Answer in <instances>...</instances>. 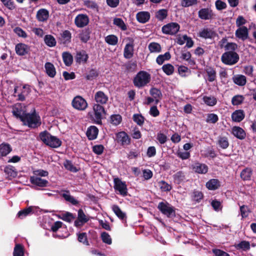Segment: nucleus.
<instances>
[{"label": "nucleus", "instance_id": "nucleus-12", "mask_svg": "<svg viewBox=\"0 0 256 256\" xmlns=\"http://www.w3.org/2000/svg\"><path fill=\"white\" fill-rule=\"evenodd\" d=\"M199 18L203 20H210L214 18L215 15L212 9L209 8H202L198 12Z\"/></svg>", "mask_w": 256, "mask_h": 256}, {"label": "nucleus", "instance_id": "nucleus-35", "mask_svg": "<svg viewBox=\"0 0 256 256\" xmlns=\"http://www.w3.org/2000/svg\"><path fill=\"white\" fill-rule=\"evenodd\" d=\"M12 150V148L8 144L2 143L0 144V155L2 156L8 155Z\"/></svg>", "mask_w": 256, "mask_h": 256}, {"label": "nucleus", "instance_id": "nucleus-43", "mask_svg": "<svg viewBox=\"0 0 256 256\" xmlns=\"http://www.w3.org/2000/svg\"><path fill=\"white\" fill-rule=\"evenodd\" d=\"M233 81L239 86H244L246 84V78L244 75H238L233 78Z\"/></svg>", "mask_w": 256, "mask_h": 256}, {"label": "nucleus", "instance_id": "nucleus-23", "mask_svg": "<svg viewBox=\"0 0 256 256\" xmlns=\"http://www.w3.org/2000/svg\"><path fill=\"white\" fill-rule=\"evenodd\" d=\"M88 58V56L86 54V52L84 50H82L79 52H77L76 56H75V60L76 62L80 64L86 63Z\"/></svg>", "mask_w": 256, "mask_h": 256}, {"label": "nucleus", "instance_id": "nucleus-19", "mask_svg": "<svg viewBox=\"0 0 256 256\" xmlns=\"http://www.w3.org/2000/svg\"><path fill=\"white\" fill-rule=\"evenodd\" d=\"M192 169L196 173L205 174L208 172V168L204 164L197 162L192 166Z\"/></svg>", "mask_w": 256, "mask_h": 256}, {"label": "nucleus", "instance_id": "nucleus-31", "mask_svg": "<svg viewBox=\"0 0 256 256\" xmlns=\"http://www.w3.org/2000/svg\"><path fill=\"white\" fill-rule=\"evenodd\" d=\"M46 72L50 78H54L56 74V68L52 64L47 62L44 64Z\"/></svg>", "mask_w": 256, "mask_h": 256}, {"label": "nucleus", "instance_id": "nucleus-16", "mask_svg": "<svg viewBox=\"0 0 256 256\" xmlns=\"http://www.w3.org/2000/svg\"><path fill=\"white\" fill-rule=\"evenodd\" d=\"M94 99L96 102V104H99L102 106L108 102V97L102 91L100 90L96 92L95 94Z\"/></svg>", "mask_w": 256, "mask_h": 256}, {"label": "nucleus", "instance_id": "nucleus-47", "mask_svg": "<svg viewBox=\"0 0 256 256\" xmlns=\"http://www.w3.org/2000/svg\"><path fill=\"white\" fill-rule=\"evenodd\" d=\"M148 48L150 52H160L161 51L160 45L155 42H150L148 46Z\"/></svg>", "mask_w": 256, "mask_h": 256}, {"label": "nucleus", "instance_id": "nucleus-54", "mask_svg": "<svg viewBox=\"0 0 256 256\" xmlns=\"http://www.w3.org/2000/svg\"><path fill=\"white\" fill-rule=\"evenodd\" d=\"M162 70L166 75L170 76L174 73V68L172 64H167L163 65L162 66Z\"/></svg>", "mask_w": 256, "mask_h": 256}, {"label": "nucleus", "instance_id": "nucleus-5", "mask_svg": "<svg viewBox=\"0 0 256 256\" xmlns=\"http://www.w3.org/2000/svg\"><path fill=\"white\" fill-rule=\"evenodd\" d=\"M92 109L93 114L88 112L90 120L96 124H102L103 116L106 114L104 106L99 104H94Z\"/></svg>", "mask_w": 256, "mask_h": 256}, {"label": "nucleus", "instance_id": "nucleus-41", "mask_svg": "<svg viewBox=\"0 0 256 256\" xmlns=\"http://www.w3.org/2000/svg\"><path fill=\"white\" fill-rule=\"evenodd\" d=\"M90 31L89 28L83 30L80 34L79 38L81 41L86 43L90 40Z\"/></svg>", "mask_w": 256, "mask_h": 256}, {"label": "nucleus", "instance_id": "nucleus-2", "mask_svg": "<svg viewBox=\"0 0 256 256\" xmlns=\"http://www.w3.org/2000/svg\"><path fill=\"white\" fill-rule=\"evenodd\" d=\"M22 122L24 126L33 129L38 128L42 124L40 117L35 110L32 113L26 112L24 116L22 118Z\"/></svg>", "mask_w": 256, "mask_h": 256}, {"label": "nucleus", "instance_id": "nucleus-42", "mask_svg": "<svg viewBox=\"0 0 256 256\" xmlns=\"http://www.w3.org/2000/svg\"><path fill=\"white\" fill-rule=\"evenodd\" d=\"M112 210L116 216L120 220H123L126 218V214L116 204L112 206Z\"/></svg>", "mask_w": 256, "mask_h": 256}, {"label": "nucleus", "instance_id": "nucleus-59", "mask_svg": "<svg viewBox=\"0 0 256 256\" xmlns=\"http://www.w3.org/2000/svg\"><path fill=\"white\" fill-rule=\"evenodd\" d=\"M122 121V117L119 114H113L110 116V122L114 125H118Z\"/></svg>", "mask_w": 256, "mask_h": 256}, {"label": "nucleus", "instance_id": "nucleus-9", "mask_svg": "<svg viewBox=\"0 0 256 256\" xmlns=\"http://www.w3.org/2000/svg\"><path fill=\"white\" fill-rule=\"evenodd\" d=\"M72 106L79 110H84L88 107L86 101L80 96H76L72 102Z\"/></svg>", "mask_w": 256, "mask_h": 256}, {"label": "nucleus", "instance_id": "nucleus-64", "mask_svg": "<svg viewBox=\"0 0 256 256\" xmlns=\"http://www.w3.org/2000/svg\"><path fill=\"white\" fill-rule=\"evenodd\" d=\"M240 212L242 218L248 217V214L250 212L248 207L246 205H242L240 206Z\"/></svg>", "mask_w": 256, "mask_h": 256}, {"label": "nucleus", "instance_id": "nucleus-57", "mask_svg": "<svg viewBox=\"0 0 256 256\" xmlns=\"http://www.w3.org/2000/svg\"><path fill=\"white\" fill-rule=\"evenodd\" d=\"M98 76V72L95 68L90 69L86 74V78L87 80H92Z\"/></svg>", "mask_w": 256, "mask_h": 256}, {"label": "nucleus", "instance_id": "nucleus-24", "mask_svg": "<svg viewBox=\"0 0 256 256\" xmlns=\"http://www.w3.org/2000/svg\"><path fill=\"white\" fill-rule=\"evenodd\" d=\"M72 34L68 30H65L60 34L59 40L60 43L64 44H66L71 42Z\"/></svg>", "mask_w": 256, "mask_h": 256}, {"label": "nucleus", "instance_id": "nucleus-50", "mask_svg": "<svg viewBox=\"0 0 256 256\" xmlns=\"http://www.w3.org/2000/svg\"><path fill=\"white\" fill-rule=\"evenodd\" d=\"M158 184L162 192H170L172 189V186L164 180L160 181Z\"/></svg>", "mask_w": 256, "mask_h": 256}, {"label": "nucleus", "instance_id": "nucleus-61", "mask_svg": "<svg viewBox=\"0 0 256 256\" xmlns=\"http://www.w3.org/2000/svg\"><path fill=\"white\" fill-rule=\"evenodd\" d=\"M218 120V117L217 114L210 113L207 114L206 122L208 123L216 124Z\"/></svg>", "mask_w": 256, "mask_h": 256}, {"label": "nucleus", "instance_id": "nucleus-28", "mask_svg": "<svg viewBox=\"0 0 256 256\" xmlns=\"http://www.w3.org/2000/svg\"><path fill=\"white\" fill-rule=\"evenodd\" d=\"M136 18L138 22L144 24L149 20L150 14L148 12H140L136 14Z\"/></svg>", "mask_w": 256, "mask_h": 256}, {"label": "nucleus", "instance_id": "nucleus-37", "mask_svg": "<svg viewBox=\"0 0 256 256\" xmlns=\"http://www.w3.org/2000/svg\"><path fill=\"white\" fill-rule=\"evenodd\" d=\"M33 213V207L30 206L26 208L19 211L17 214V216L20 219L26 218L29 214Z\"/></svg>", "mask_w": 256, "mask_h": 256}, {"label": "nucleus", "instance_id": "nucleus-14", "mask_svg": "<svg viewBox=\"0 0 256 256\" xmlns=\"http://www.w3.org/2000/svg\"><path fill=\"white\" fill-rule=\"evenodd\" d=\"M89 22V18L86 14H79L74 19V24L78 28H83Z\"/></svg>", "mask_w": 256, "mask_h": 256}, {"label": "nucleus", "instance_id": "nucleus-26", "mask_svg": "<svg viewBox=\"0 0 256 256\" xmlns=\"http://www.w3.org/2000/svg\"><path fill=\"white\" fill-rule=\"evenodd\" d=\"M36 18L40 22H45L49 17V12L45 8L39 10L36 13Z\"/></svg>", "mask_w": 256, "mask_h": 256}, {"label": "nucleus", "instance_id": "nucleus-8", "mask_svg": "<svg viewBox=\"0 0 256 256\" xmlns=\"http://www.w3.org/2000/svg\"><path fill=\"white\" fill-rule=\"evenodd\" d=\"M180 26L176 22H170L164 25L162 28V32L166 34L174 35L180 30Z\"/></svg>", "mask_w": 256, "mask_h": 256}, {"label": "nucleus", "instance_id": "nucleus-49", "mask_svg": "<svg viewBox=\"0 0 256 256\" xmlns=\"http://www.w3.org/2000/svg\"><path fill=\"white\" fill-rule=\"evenodd\" d=\"M244 100L243 96L237 94L234 96L232 98V104L233 106H238L241 104Z\"/></svg>", "mask_w": 256, "mask_h": 256}, {"label": "nucleus", "instance_id": "nucleus-29", "mask_svg": "<svg viewBox=\"0 0 256 256\" xmlns=\"http://www.w3.org/2000/svg\"><path fill=\"white\" fill-rule=\"evenodd\" d=\"M66 193L61 194V196L66 201L74 206H77L79 204V202L76 200L74 198L71 196L70 194V191L68 190H64Z\"/></svg>", "mask_w": 256, "mask_h": 256}, {"label": "nucleus", "instance_id": "nucleus-40", "mask_svg": "<svg viewBox=\"0 0 256 256\" xmlns=\"http://www.w3.org/2000/svg\"><path fill=\"white\" fill-rule=\"evenodd\" d=\"M219 146L222 149H226L229 146L228 138L226 136H220L217 142Z\"/></svg>", "mask_w": 256, "mask_h": 256}, {"label": "nucleus", "instance_id": "nucleus-3", "mask_svg": "<svg viewBox=\"0 0 256 256\" xmlns=\"http://www.w3.org/2000/svg\"><path fill=\"white\" fill-rule=\"evenodd\" d=\"M40 140L46 145L53 148H57L62 145V141L56 136H53L47 130L40 132Z\"/></svg>", "mask_w": 256, "mask_h": 256}, {"label": "nucleus", "instance_id": "nucleus-44", "mask_svg": "<svg viewBox=\"0 0 256 256\" xmlns=\"http://www.w3.org/2000/svg\"><path fill=\"white\" fill-rule=\"evenodd\" d=\"M44 41L45 44L50 47L56 46V42L55 38L50 34H46L44 36Z\"/></svg>", "mask_w": 256, "mask_h": 256}, {"label": "nucleus", "instance_id": "nucleus-34", "mask_svg": "<svg viewBox=\"0 0 256 256\" xmlns=\"http://www.w3.org/2000/svg\"><path fill=\"white\" fill-rule=\"evenodd\" d=\"M234 246L237 250L243 251H247L250 248V242L246 240H242L238 244H234Z\"/></svg>", "mask_w": 256, "mask_h": 256}, {"label": "nucleus", "instance_id": "nucleus-36", "mask_svg": "<svg viewBox=\"0 0 256 256\" xmlns=\"http://www.w3.org/2000/svg\"><path fill=\"white\" fill-rule=\"evenodd\" d=\"M4 172L8 176L14 178L17 176V172L14 166L11 165L6 166L4 168Z\"/></svg>", "mask_w": 256, "mask_h": 256}, {"label": "nucleus", "instance_id": "nucleus-32", "mask_svg": "<svg viewBox=\"0 0 256 256\" xmlns=\"http://www.w3.org/2000/svg\"><path fill=\"white\" fill-rule=\"evenodd\" d=\"M174 182L176 184H180L186 178L185 173L182 171H178L173 175Z\"/></svg>", "mask_w": 256, "mask_h": 256}, {"label": "nucleus", "instance_id": "nucleus-21", "mask_svg": "<svg viewBox=\"0 0 256 256\" xmlns=\"http://www.w3.org/2000/svg\"><path fill=\"white\" fill-rule=\"evenodd\" d=\"M232 134L237 138L242 140L246 137L245 131L240 127L234 126L232 130Z\"/></svg>", "mask_w": 256, "mask_h": 256}, {"label": "nucleus", "instance_id": "nucleus-10", "mask_svg": "<svg viewBox=\"0 0 256 256\" xmlns=\"http://www.w3.org/2000/svg\"><path fill=\"white\" fill-rule=\"evenodd\" d=\"M129 43L126 44L124 50V56L126 59H130L134 56V40L132 38H128Z\"/></svg>", "mask_w": 256, "mask_h": 256}, {"label": "nucleus", "instance_id": "nucleus-46", "mask_svg": "<svg viewBox=\"0 0 256 256\" xmlns=\"http://www.w3.org/2000/svg\"><path fill=\"white\" fill-rule=\"evenodd\" d=\"M168 16V10L161 9L156 12V18L160 21H162L166 18Z\"/></svg>", "mask_w": 256, "mask_h": 256}, {"label": "nucleus", "instance_id": "nucleus-63", "mask_svg": "<svg viewBox=\"0 0 256 256\" xmlns=\"http://www.w3.org/2000/svg\"><path fill=\"white\" fill-rule=\"evenodd\" d=\"M114 24L123 30H125L127 28L126 25L122 18H115L114 20Z\"/></svg>", "mask_w": 256, "mask_h": 256}, {"label": "nucleus", "instance_id": "nucleus-4", "mask_svg": "<svg viewBox=\"0 0 256 256\" xmlns=\"http://www.w3.org/2000/svg\"><path fill=\"white\" fill-rule=\"evenodd\" d=\"M151 80L150 74L144 70L137 73L133 80L134 86L138 88H143L149 84Z\"/></svg>", "mask_w": 256, "mask_h": 256}, {"label": "nucleus", "instance_id": "nucleus-1", "mask_svg": "<svg viewBox=\"0 0 256 256\" xmlns=\"http://www.w3.org/2000/svg\"><path fill=\"white\" fill-rule=\"evenodd\" d=\"M238 46L234 42H228L224 46L225 52L221 56L222 62L228 66L236 64L240 60L239 54L236 52Z\"/></svg>", "mask_w": 256, "mask_h": 256}, {"label": "nucleus", "instance_id": "nucleus-27", "mask_svg": "<svg viewBox=\"0 0 256 256\" xmlns=\"http://www.w3.org/2000/svg\"><path fill=\"white\" fill-rule=\"evenodd\" d=\"M206 186L209 190H214L220 186V182L218 180L212 178L206 182Z\"/></svg>", "mask_w": 256, "mask_h": 256}, {"label": "nucleus", "instance_id": "nucleus-39", "mask_svg": "<svg viewBox=\"0 0 256 256\" xmlns=\"http://www.w3.org/2000/svg\"><path fill=\"white\" fill-rule=\"evenodd\" d=\"M24 246L22 244H16L14 249L13 256H24Z\"/></svg>", "mask_w": 256, "mask_h": 256}, {"label": "nucleus", "instance_id": "nucleus-20", "mask_svg": "<svg viewBox=\"0 0 256 256\" xmlns=\"http://www.w3.org/2000/svg\"><path fill=\"white\" fill-rule=\"evenodd\" d=\"M30 182L32 184L40 187H46L49 183L47 180L35 176H30Z\"/></svg>", "mask_w": 256, "mask_h": 256}, {"label": "nucleus", "instance_id": "nucleus-7", "mask_svg": "<svg viewBox=\"0 0 256 256\" xmlns=\"http://www.w3.org/2000/svg\"><path fill=\"white\" fill-rule=\"evenodd\" d=\"M114 188L116 191L118 192L124 196L128 195L127 186L125 182H122L120 178H114Z\"/></svg>", "mask_w": 256, "mask_h": 256}, {"label": "nucleus", "instance_id": "nucleus-25", "mask_svg": "<svg viewBox=\"0 0 256 256\" xmlns=\"http://www.w3.org/2000/svg\"><path fill=\"white\" fill-rule=\"evenodd\" d=\"M245 117L244 112L242 110H235L232 114V119L235 122H240Z\"/></svg>", "mask_w": 256, "mask_h": 256}, {"label": "nucleus", "instance_id": "nucleus-58", "mask_svg": "<svg viewBox=\"0 0 256 256\" xmlns=\"http://www.w3.org/2000/svg\"><path fill=\"white\" fill-rule=\"evenodd\" d=\"M192 200L196 202H200L204 198V194L202 192L194 190L192 193Z\"/></svg>", "mask_w": 256, "mask_h": 256}, {"label": "nucleus", "instance_id": "nucleus-18", "mask_svg": "<svg viewBox=\"0 0 256 256\" xmlns=\"http://www.w3.org/2000/svg\"><path fill=\"white\" fill-rule=\"evenodd\" d=\"M236 36L244 41L248 37V28L245 26L238 28L235 32Z\"/></svg>", "mask_w": 256, "mask_h": 256}, {"label": "nucleus", "instance_id": "nucleus-33", "mask_svg": "<svg viewBox=\"0 0 256 256\" xmlns=\"http://www.w3.org/2000/svg\"><path fill=\"white\" fill-rule=\"evenodd\" d=\"M252 174V170L250 168H246L240 172V178L244 181L250 180Z\"/></svg>", "mask_w": 256, "mask_h": 256}, {"label": "nucleus", "instance_id": "nucleus-48", "mask_svg": "<svg viewBox=\"0 0 256 256\" xmlns=\"http://www.w3.org/2000/svg\"><path fill=\"white\" fill-rule=\"evenodd\" d=\"M64 166L66 169L67 170L73 172H76L78 170L72 164L71 160H66L64 162Z\"/></svg>", "mask_w": 256, "mask_h": 256}, {"label": "nucleus", "instance_id": "nucleus-11", "mask_svg": "<svg viewBox=\"0 0 256 256\" xmlns=\"http://www.w3.org/2000/svg\"><path fill=\"white\" fill-rule=\"evenodd\" d=\"M89 220V218L84 214L83 210L80 208L78 212V218L74 221V225L76 227L79 228L82 226Z\"/></svg>", "mask_w": 256, "mask_h": 256}, {"label": "nucleus", "instance_id": "nucleus-53", "mask_svg": "<svg viewBox=\"0 0 256 256\" xmlns=\"http://www.w3.org/2000/svg\"><path fill=\"white\" fill-rule=\"evenodd\" d=\"M105 41L110 45L115 46L118 44V37L113 34L108 35L105 38Z\"/></svg>", "mask_w": 256, "mask_h": 256}, {"label": "nucleus", "instance_id": "nucleus-17", "mask_svg": "<svg viewBox=\"0 0 256 256\" xmlns=\"http://www.w3.org/2000/svg\"><path fill=\"white\" fill-rule=\"evenodd\" d=\"M216 35L215 32L208 28H204L198 34V36L204 39H212Z\"/></svg>", "mask_w": 256, "mask_h": 256}, {"label": "nucleus", "instance_id": "nucleus-62", "mask_svg": "<svg viewBox=\"0 0 256 256\" xmlns=\"http://www.w3.org/2000/svg\"><path fill=\"white\" fill-rule=\"evenodd\" d=\"M101 238L103 242L108 244H111L112 240L110 234L105 232H102Z\"/></svg>", "mask_w": 256, "mask_h": 256}, {"label": "nucleus", "instance_id": "nucleus-45", "mask_svg": "<svg viewBox=\"0 0 256 256\" xmlns=\"http://www.w3.org/2000/svg\"><path fill=\"white\" fill-rule=\"evenodd\" d=\"M171 58L170 53L168 52L164 54L159 55L156 59V63L159 65H162L165 60H169Z\"/></svg>", "mask_w": 256, "mask_h": 256}, {"label": "nucleus", "instance_id": "nucleus-13", "mask_svg": "<svg viewBox=\"0 0 256 256\" xmlns=\"http://www.w3.org/2000/svg\"><path fill=\"white\" fill-rule=\"evenodd\" d=\"M116 139L118 143L121 145H129L130 144V138L128 135L124 131H121L116 135Z\"/></svg>", "mask_w": 256, "mask_h": 256}, {"label": "nucleus", "instance_id": "nucleus-15", "mask_svg": "<svg viewBox=\"0 0 256 256\" xmlns=\"http://www.w3.org/2000/svg\"><path fill=\"white\" fill-rule=\"evenodd\" d=\"M16 53L20 56H24L30 54V48L24 43H18L15 46Z\"/></svg>", "mask_w": 256, "mask_h": 256}, {"label": "nucleus", "instance_id": "nucleus-55", "mask_svg": "<svg viewBox=\"0 0 256 256\" xmlns=\"http://www.w3.org/2000/svg\"><path fill=\"white\" fill-rule=\"evenodd\" d=\"M150 94L154 98H162V92L157 88H152L150 90Z\"/></svg>", "mask_w": 256, "mask_h": 256}, {"label": "nucleus", "instance_id": "nucleus-51", "mask_svg": "<svg viewBox=\"0 0 256 256\" xmlns=\"http://www.w3.org/2000/svg\"><path fill=\"white\" fill-rule=\"evenodd\" d=\"M132 120L138 125L142 126L144 124L145 118L141 114H136L133 115Z\"/></svg>", "mask_w": 256, "mask_h": 256}, {"label": "nucleus", "instance_id": "nucleus-30", "mask_svg": "<svg viewBox=\"0 0 256 256\" xmlns=\"http://www.w3.org/2000/svg\"><path fill=\"white\" fill-rule=\"evenodd\" d=\"M208 76V80L210 82H212L216 80V72L214 68L210 66H207L205 69Z\"/></svg>", "mask_w": 256, "mask_h": 256}, {"label": "nucleus", "instance_id": "nucleus-52", "mask_svg": "<svg viewBox=\"0 0 256 256\" xmlns=\"http://www.w3.org/2000/svg\"><path fill=\"white\" fill-rule=\"evenodd\" d=\"M77 235L78 240L80 242L84 244L86 246L90 245L86 232L78 233L77 234Z\"/></svg>", "mask_w": 256, "mask_h": 256}, {"label": "nucleus", "instance_id": "nucleus-56", "mask_svg": "<svg viewBox=\"0 0 256 256\" xmlns=\"http://www.w3.org/2000/svg\"><path fill=\"white\" fill-rule=\"evenodd\" d=\"M75 216L70 212H66L64 214H62V216L60 217V218L63 220L68 222H71L72 220L75 219Z\"/></svg>", "mask_w": 256, "mask_h": 256}, {"label": "nucleus", "instance_id": "nucleus-22", "mask_svg": "<svg viewBox=\"0 0 256 256\" xmlns=\"http://www.w3.org/2000/svg\"><path fill=\"white\" fill-rule=\"evenodd\" d=\"M98 129L96 126H91L88 128L86 135L89 140H94L97 138Z\"/></svg>", "mask_w": 256, "mask_h": 256}, {"label": "nucleus", "instance_id": "nucleus-6", "mask_svg": "<svg viewBox=\"0 0 256 256\" xmlns=\"http://www.w3.org/2000/svg\"><path fill=\"white\" fill-rule=\"evenodd\" d=\"M157 208L161 213L166 217L168 218L176 217V208L168 202L164 200L160 202Z\"/></svg>", "mask_w": 256, "mask_h": 256}, {"label": "nucleus", "instance_id": "nucleus-60", "mask_svg": "<svg viewBox=\"0 0 256 256\" xmlns=\"http://www.w3.org/2000/svg\"><path fill=\"white\" fill-rule=\"evenodd\" d=\"M203 100L205 104L209 106H214L216 104L217 100L214 97L204 96Z\"/></svg>", "mask_w": 256, "mask_h": 256}, {"label": "nucleus", "instance_id": "nucleus-38", "mask_svg": "<svg viewBox=\"0 0 256 256\" xmlns=\"http://www.w3.org/2000/svg\"><path fill=\"white\" fill-rule=\"evenodd\" d=\"M62 57L64 64L66 66H69L72 65L73 62V57L68 52H64Z\"/></svg>", "mask_w": 256, "mask_h": 256}]
</instances>
